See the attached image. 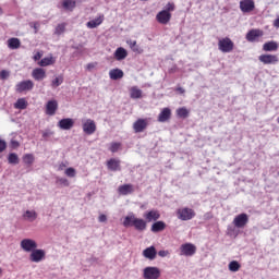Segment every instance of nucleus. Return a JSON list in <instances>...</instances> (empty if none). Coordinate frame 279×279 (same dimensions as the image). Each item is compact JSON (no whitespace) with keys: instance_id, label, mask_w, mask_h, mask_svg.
Here are the masks:
<instances>
[{"instance_id":"1","label":"nucleus","mask_w":279,"mask_h":279,"mask_svg":"<svg viewBox=\"0 0 279 279\" xmlns=\"http://www.w3.org/2000/svg\"><path fill=\"white\" fill-rule=\"evenodd\" d=\"M122 226H124V228H131V226H133L137 232H145V230H147V221L143 218H136L134 214L125 216Z\"/></svg>"},{"instance_id":"2","label":"nucleus","mask_w":279,"mask_h":279,"mask_svg":"<svg viewBox=\"0 0 279 279\" xmlns=\"http://www.w3.org/2000/svg\"><path fill=\"white\" fill-rule=\"evenodd\" d=\"M218 49L222 53H230L234 49V41L229 37L221 38L218 41Z\"/></svg>"},{"instance_id":"3","label":"nucleus","mask_w":279,"mask_h":279,"mask_svg":"<svg viewBox=\"0 0 279 279\" xmlns=\"http://www.w3.org/2000/svg\"><path fill=\"white\" fill-rule=\"evenodd\" d=\"M177 217L180 221H191L195 217V210L189 207L179 208L177 210Z\"/></svg>"},{"instance_id":"4","label":"nucleus","mask_w":279,"mask_h":279,"mask_svg":"<svg viewBox=\"0 0 279 279\" xmlns=\"http://www.w3.org/2000/svg\"><path fill=\"white\" fill-rule=\"evenodd\" d=\"M180 256H195L197 246L193 243H184L180 247Z\"/></svg>"},{"instance_id":"5","label":"nucleus","mask_w":279,"mask_h":279,"mask_svg":"<svg viewBox=\"0 0 279 279\" xmlns=\"http://www.w3.org/2000/svg\"><path fill=\"white\" fill-rule=\"evenodd\" d=\"M256 9V3L254 0H241L240 1V10L243 14H250V12H254Z\"/></svg>"},{"instance_id":"6","label":"nucleus","mask_w":279,"mask_h":279,"mask_svg":"<svg viewBox=\"0 0 279 279\" xmlns=\"http://www.w3.org/2000/svg\"><path fill=\"white\" fill-rule=\"evenodd\" d=\"M15 90L17 93H25L27 90H34V81L32 80H26L17 83L15 85Z\"/></svg>"},{"instance_id":"7","label":"nucleus","mask_w":279,"mask_h":279,"mask_svg":"<svg viewBox=\"0 0 279 279\" xmlns=\"http://www.w3.org/2000/svg\"><path fill=\"white\" fill-rule=\"evenodd\" d=\"M20 245L24 252H33L38 248V243L33 239H23Z\"/></svg>"},{"instance_id":"8","label":"nucleus","mask_w":279,"mask_h":279,"mask_svg":"<svg viewBox=\"0 0 279 279\" xmlns=\"http://www.w3.org/2000/svg\"><path fill=\"white\" fill-rule=\"evenodd\" d=\"M247 221H250L247 214H240L233 219V225L235 228H245V226H247Z\"/></svg>"},{"instance_id":"9","label":"nucleus","mask_w":279,"mask_h":279,"mask_svg":"<svg viewBox=\"0 0 279 279\" xmlns=\"http://www.w3.org/2000/svg\"><path fill=\"white\" fill-rule=\"evenodd\" d=\"M144 278L145 279H158L160 278V269L157 267H146L144 269Z\"/></svg>"},{"instance_id":"10","label":"nucleus","mask_w":279,"mask_h":279,"mask_svg":"<svg viewBox=\"0 0 279 279\" xmlns=\"http://www.w3.org/2000/svg\"><path fill=\"white\" fill-rule=\"evenodd\" d=\"M148 122L146 119H137L133 123V130L135 134H140L141 132H145L147 130Z\"/></svg>"},{"instance_id":"11","label":"nucleus","mask_w":279,"mask_h":279,"mask_svg":"<svg viewBox=\"0 0 279 279\" xmlns=\"http://www.w3.org/2000/svg\"><path fill=\"white\" fill-rule=\"evenodd\" d=\"M83 132L87 134V136H92L94 132H97V124L90 119H87L83 123Z\"/></svg>"},{"instance_id":"12","label":"nucleus","mask_w":279,"mask_h":279,"mask_svg":"<svg viewBox=\"0 0 279 279\" xmlns=\"http://www.w3.org/2000/svg\"><path fill=\"white\" fill-rule=\"evenodd\" d=\"M45 250L35 248L33 252H31L29 260L32 263H40L43 258H45Z\"/></svg>"},{"instance_id":"13","label":"nucleus","mask_w":279,"mask_h":279,"mask_svg":"<svg viewBox=\"0 0 279 279\" xmlns=\"http://www.w3.org/2000/svg\"><path fill=\"white\" fill-rule=\"evenodd\" d=\"M258 60L263 64H278V56L276 54H260Z\"/></svg>"},{"instance_id":"14","label":"nucleus","mask_w":279,"mask_h":279,"mask_svg":"<svg viewBox=\"0 0 279 279\" xmlns=\"http://www.w3.org/2000/svg\"><path fill=\"white\" fill-rule=\"evenodd\" d=\"M57 111H58V100L56 99L48 100V102L46 104V114H48V117H53V114H56Z\"/></svg>"},{"instance_id":"15","label":"nucleus","mask_w":279,"mask_h":279,"mask_svg":"<svg viewBox=\"0 0 279 279\" xmlns=\"http://www.w3.org/2000/svg\"><path fill=\"white\" fill-rule=\"evenodd\" d=\"M156 20L161 25H167V23H169V21H171V13H169V11L162 10L159 13H157Z\"/></svg>"},{"instance_id":"16","label":"nucleus","mask_w":279,"mask_h":279,"mask_svg":"<svg viewBox=\"0 0 279 279\" xmlns=\"http://www.w3.org/2000/svg\"><path fill=\"white\" fill-rule=\"evenodd\" d=\"M57 125L60 128V130H71L73 125H75V120L71 118H63L58 122Z\"/></svg>"},{"instance_id":"17","label":"nucleus","mask_w":279,"mask_h":279,"mask_svg":"<svg viewBox=\"0 0 279 279\" xmlns=\"http://www.w3.org/2000/svg\"><path fill=\"white\" fill-rule=\"evenodd\" d=\"M171 119V109L169 107L163 108L158 118L157 121L159 123H167V121H169Z\"/></svg>"},{"instance_id":"18","label":"nucleus","mask_w":279,"mask_h":279,"mask_svg":"<svg viewBox=\"0 0 279 279\" xmlns=\"http://www.w3.org/2000/svg\"><path fill=\"white\" fill-rule=\"evenodd\" d=\"M32 77L36 82H43V80H45V77H47V72L45 71V69L36 68L32 72Z\"/></svg>"},{"instance_id":"19","label":"nucleus","mask_w":279,"mask_h":279,"mask_svg":"<svg viewBox=\"0 0 279 279\" xmlns=\"http://www.w3.org/2000/svg\"><path fill=\"white\" fill-rule=\"evenodd\" d=\"M260 36H263V31H260V29H251L246 34V40L248 43H256V40H258V38H260Z\"/></svg>"},{"instance_id":"20","label":"nucleus","mask_w":279,"mask_h":279,"mask_svg":"<svg viewBox=\"0 0 279 279\" xmlns=\"http://www.w3.org/2000/svg\"><path fill=\"white\" fill-rule=\"evenodd\" d=\"M107 169L109 171H121V160L111 158L107 161Z\"/></svg>"},{"instance_id":"21","label":"nucleus","mask_w":279,"mask_h":279,"mask_svg":"<svg viewBox=\"0 0 279 279\" xmlns=\"http://www.w3.org/2000/svg\"><path fill=\"white\" fill-rule=\"evenodd\" d=\"M134 191H135L134 185H132L130 183L120 185L118 187L119 195H123V196L132 195V193H134Z\"/></svg>"},{"instance_id":"22","label":"nucleus","mask_w":279,"mask_h":279,"mask_svg":"<svg viewBox=\"0 0 279 279\" xmlns=\"http://www.w3.org/2000/svg\"><path fill=\"white\" fill-rule=\"evenodd\" d=\"M157 254L158 251H156V246H149L143 251V257L148 258V260H154Z\"/></svg>"},{"instance_id":"23","label":"nucleus","mask_w":279,"mask_h":279,"mask_svg":"<svg viewBox=\"0 0 279 279\" xmlns=\"http://www.w3.org/2000/svg\"><path fill=\"white\" fill-rule=\"evenodd\" d=\"M113 58L118 60V62H121V60H125L128 58V50L123 47H119L116 49L113 53Z\"/></svg>"},{"instance_id":"24","label":"nucleus","mask_w":279,"mask_h":279,"mask_svg":"<svg viewBox=\"0 0 279 279\" xmlns=\"http://www.w3.org/2000/svg\"><path fill=\"white\" fill-rule=\"evenodd\" d=\"M101 23H104V15H99L98 17L87 22L86 27H88V29H95L96 27H99Z\"/></svg>"},{"instance_id":"25","label":"nucleus","mask_w":279,"mask_h":279,"mask_svg":"<svg viewBox=\"0 0 279 279\" xmlns=\"http://www.w3.org/2000/svg\"><path fill=\"white\" fill-rule=\"evenodd\" d=\"M61 5L66 12H73L77 5V2L75 0H63Z\"/></svg>"},{"instance_id":"26","label":"nucleus","mask_w":279,"mask_h":279,"mask_svg":"<svg viewBox=\"0 0 279 279\" xmlns=\"http://www.w3.org/2000/svg\"><path fill=\"white\" fill-rule=\"evenodd\" d=\"M123 75H124L123 70L119 68H116L109 71L110 80H121Z\"/></svg>"},{"instance_id":"27","label":"nucleus","mask_w":279,"mask_h":279,"mask_svg":"<svg viewBox=\"0 0 279 279\" xmlns=\"http://www.w3.org/2000/svg\"><path fill=\"white\" fill-rule=\"evenodd\" d=\"M144 218L148 221H158L160 219V213L158 210H150L144 214Z\"/></svg>"},{"instance_id":"28","label":"nucleus","mask_w":279,"mask_h":279,"mask_svg":"<svg viewBox=\"0 0 279 279\" xmlns=\"http://www.w3.org/2000/svg\"><path fill=\"white\" fill-rule=\"evenodd\" d=\"M37 218H38V214L35 210H26L23 214V219H25V221H29L31 223L33 221H36Z\"/></svg>"},{"instance_id":"29","label":"nucleus","mask_w":279,"mask_h":279,"mask_svg":"<svg viewBox=\"0 0 279 279\" xmlns=\"http://www.w3.org/2000/svg\"><path fill=\"white\" fill-rule=\"evenodd\" d=\"M165 228H167V223H165V221L162 220H159V221H156L151 225V232H162V230H165Z\"/></svg>"},{"instance_id":"30","label":"nucleus","mask_w":279,"mask_h":279,"mask_svg":"<svg viewBox=\"0 0 279 279\" xmlns=\"http://www.w3.org/2000/svg\"><path fill=\"white\" fill-rule=\"evenodd\" d=\"M62 84H64V75L59 74L51 81L50 86L51 88H58V86H62Z\"/></svg>"},{"instance_id":"31","label":"nucleus","mask_w":279,"mask_h":279,"mask_svg":"<svg viewBox=\"0 0 279 279\" xmlns=\"http://www.w3.org/2000/svg\"><path fill=\"white\" fill-rule=\"evenodd\" d=\"M130 97L131 99H141V97H143V90L136 86H133L130 89Z\"/></svg>"},{"instance_id":"32","label":"nucleus","mask_w":279,"mask_h":279,"mask_svg":"<svg viewBox=\"0 0 279 279\" xmlns=\"http://www.w3.org/2000/svg\"><path fill=\"white\" fill-rule=\"evenodd\" d=\"M264 51H278V43L277 41H267L263 45Z\"/></svg>"},{"instance_id":"33","label":"nucleus","mask_w":279,"mask_h":279,"mask_svg":"<svg viewBox=\"0 0 279 279\" xmlns=\"http://www.w3.org/2000/svg\"><path fill=\"white\" fill-rule=\"evenodd\" d=\"M9 49H19L21 47V39L16 37H12L8 39Z\"/></svg>"},{"instance_id":"34","label":"nucleus","mask_w":279,"mask_h":279,"mask_svg":"<svg viewBox=\"0 0 279 279\" xmlns=\"http://www.w3.org/2000/svg\"><path fill=\"white\" fill-rule=\"evenodd\" d=\"M16 110H25L27 108V100L25 98H19L14 104Z\"/></svg>"},{"instance_id":"35","label":"nucleus","mask_w":279,"mask_h":279,"mask_svg":"<svg viewBox=\"0 0 279 279\" xmlns=\"http://www.w3.org/2000/svg\"><path fill=\"white\" fill-rule=\"evenodd\" d=\"M56 63V59L53 57H46L39 61V66H51V64Z\"/></svg>"},{"instance_id":"36","label":"nucleus","mask_w":279,"mask_h":279,"mask_svg":"<svg viewBox=\"0 0 279 279\" xmlns=\"http://www.w3.org/2000/svg\"><path fill=\"white\" fill-rule=\"evenodd\" d=\"M228 267H229V271L236 274V271L241 269V264L238 260H232L229 263Z\"/></svg>"},{"instance_id":"37","label":"nucleus","mask_w":279,"mask_h":279,"mask_svg":"<svg viewBox=\"0 0 279 279\" xmlns=\"http://www.w3.org/2000/svg\"><path fill=\"white\" fill-rule=\"evenodd\" d=\"M126 43L131 47L132 51H134V53H141V47L137 46L136 40L130 39Z\"/></svg>"},{"instance_id":"38","label":"nucleus","mask_w":279,"mask_h":279,"mask_svg":"<svg viewBox=\"0 0 279 279\" xmlns=\"http://www.w3.org/2000/svg\"><path fill=\"white\" fill-rule=\"evenodd\" d=\"M177 114L180 119L189 118V109L182 107L177 110Z\"/></svg>"},{"instance_id":"39","label":"nucleus","mask_w":279,"mask_h":279,"mask_svg":"<svg viewBox=\"0 0 279 279\" xmlns=\"http://www.w3.org/2000/svg\"><path fill=\"white\" fill-rule=\"evenodd\" d=\"M9 165H19V155L16 153H11L8 156Z\"/></svg>"},{"instance_id":"40","label":"nucleus","mask_w":279,"mask_h":279,"mask_svg":"<svg viewBox=\"0 0 279 279\" xmlns=\"http://www.w3.org/2000/svg\"><path fill=\"white\" fill-rule=\"evenodd\" d=\"M119 149H121V143H119V142L111 143V145L109 147V151L111 154H117V151H119Z\"/></svg>"},{"instance_id":"41","label":"nucleus","mask_w":279,"mask_h":279,"mask_svg":"<svg viewBox=\"0 0 279 279\" xmlns=\"http://www.w3.org/2000/svg\"><path fill=\"white\" fill-rule=\"evenodd\" d=\"M65 29H66V25H65L64 23H63V24H59V25L56 27V29H54V34H56L57 36H60L61 34H64Z\"/></svg>"},{"instance_id":"42","label":"nucleus","mask_w":279,"mask_h":279,"mask_svg":"<svg viewBox=\"0 0 279 279\" xmlns=\"http://www.w3.org/2000/svg\"><path fill=\"white\" fill-rule=\"evenodd\" d=\"M23 162L25 165H33L34 163V155L32 154H26L23 156Z\"/></svg>"},{"instance_id":"43","label":"nucleus","mask_w":279,"mask_h":279,"mask_svg":"<svg viewBox=\"0 0 279 279\" xmlns=\"http://www.w3.org/2000/svg\"><path fill=\"white\" fill-rule=\"evenodd\" d=\"M64 173L68 178H75V175H77V172L75 171V168H72V167L66 168Z\"/></svg>"},{"instance_id":"44","label":"nucleus","mask_w":279,"mask_h":279,"mask_svg":"<svg viewBox=\"0 0 279 279\" xmlns=\"http://www.w3.org/2000/svg\"><path fill=\"white\" fill-rule=\"evenodd\" d=\"M57 184H61V186H70L69 179L66 178H57Z\"/></svg>"},{"instance_id":"45","label":"nucleus","mask_w":279,"mask_h":279,"mask_svg":"<svg viewBox=\"0 0 279 279\" xmlns=\"http://www.w3.org/2000/svg\"><path fill=\"white\" fill-rule=\"evenodd\" d=\"M173 10H175V4L169 2L167 5H166V9L163 10L165 12H173Z\"/></svg>"},{"instance_id":"46","label":"nucleus","mask_w":279,"mask_h":279,"mask_svg":"<svg viewBox=\"0 0 279 279\" xmlns=\"http://www.w3.org/2000/svg\"><path fill=\"white\" fill-rule=\"evenodd\" d=\"M8 77H10V72L7 70H2L0 72V80H8Z\"/></svg>"},{"instance_id":"47","label":"nucleus","mask_w":279,"mask_h":279,"mask_svg":"<svg viewBox=\"0 0 279 279\" xmlns=\"http://www.w3.org/2000/svg\"><path fill=\"white\" fill-rule=\"evenodd\" d=\"M49 136H53V132L49 129L43 131V138H49Z\"/></svg>"},{"instance_id":"48","label":"nucleus","mask_w":279,"mask_h":279,"mask_svg":"<svg viewBox=\"0 0 279 279\" xmlns=\"http://www.w3.org/2000/svg\"><path fill=\"white\" fill-rule=\"evenodd\" d=\"M5 147H8V144H5V141L0 140V154L2 151H5Z\"/></svg>"},{"instance_id":"49","label":"nucleus","mask_w":279,"mask_h":279,"mask_svg":"<svg viewBox=\"0 0 279 279\" xmlns=\"http://www.w3.org/2000/svg\"><path fill=\"white\" fill-rule=\"evenodd\" d=\"M98 221H99L100 223H106V222L108 221V217L102 214V215H100V216L98 217Z\"/></svg>"},{"instance_id":"50","label":"nucleus","mask_w":279,"mask_h":279,"mask_svg":"<svg viewBox=\"0 0 279 279\" xmlns=\"http://www.w3.org/2000/svg\"><path fill=\"white\" fill-rule=\"evenodd\" d=\"M158 256H160L161 258H165L166 256H169V251H159L158 252Z\"/></svg>"},{"instance_id":"51","label":"nucleus","mask_w":279,"mask_h":279,"mask_svg":"<svg viewBox=\"0 0 279 279\" xmlns=\"http://www.w3.org/2000/svg\"><path fill=\"white\" fill-rule=\"evenodd\" d=\"M11 146L14 147V148L19 147L20 146L19 141L12 140L11 141Z\"/></svg>"},{"instance_id":"52","label":"nucleus","mask_w":279,"mask_h":279,"mask_svg":"<svg viewBox=\"0 0 279 279\" xmlns=\"http://www.w3.org/2000/svg\"><path fill=\"white\" fill-rule=\"evenodd\" d=\"M86 69H87V71H93V69H95V63H88L86 65Z\"/></svg>"},{"instance_id":"53","label":"nucleus","mask_w":279,"mask_h":279,"mask_svg":"<svg viewBox=\"0 0 279 279\" xmlns=\"http://www.w3.org/2000/svg\"><path fill=\"white\" fill-rule=\"evenodd\" d=\"M40 58H43V54H41L40 52H37V53L34 56V60H35V61L40 60Z\"/></svg>"},{"instance_id":"54","label":"nucleus","mask_w":279,"mask_h":279,"mask_svg":"<svg viewBox=\"0 0 279 279\" xmlns=\"http://www.w3.org/2000/svg\"><path fill=\"white\" fill-rule=\"evenodd\" d=\"M64 167H66V165H64V162L60 163L58 167V171H63Z\"/></svg>"},{"instance_id":"55","label":"nucleus","mask_w":279,"mask_h":279,"mask_svg":"<svg viewBox=\"0 0 279 279\" xmlns=\"http://www.w3.org/2000/svg\"><path fill=\"white\" fill-rule=\"evenodd\" d=\"M275 27H279V17L275 20Z\"/></svg>"},{"instance_id":"56","label":"nucleus","mask_w":279,"mask_h":279,"mask_svg":"<svg viewBox=\"0 0 279 279\" xmlns=\"http://www.w3.org/2000/svg\"><path fill=\"white\" fill-rule=\"evenodd\" d=\"M179 93H184V88L178 87Z\"/></svg>"},{"instance_id":"57","label":"nucleus","mask_w":279,"mask_h":279,"mask_svg":"<svg viewBox=\"0 0 279 279\" xmlns=\"http://www.w3.org/2000/svg\"><path fill=\"white\" fill-rule=\"evenodd\" d=\"M34 28L36 29V24L34 25Z\"/></svg>"},{"instance_id":"58","label":"nucleus","mask_w":279,"mask_h":279,"mask_svg":"<svg viewBox=\"0 0 279 279\" xmlns=\"http://www.w3.org/2000/svg\"><path fill=\"white\" fill-rule=\"evenodd\" d=\"M0 274H1V268H0Z\"/></svg>"}]
</instances>
